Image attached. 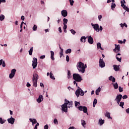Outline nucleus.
I'll return each instance as SVG.
<instances>
[{
	"label": "nucleus",
	"mask_w": 129,
	"mask_h": 129,
	"mask_svg": "<svg viewBox=\"0 0 129 129\" xmlns=\"http://www.w3.org/2000/svg\"><path fill=\"white\" fill-rule=\"evenodd\" d=\"M77 68L79 70V72L84 73L85 72V69L87 68V66L84 64L83 62L80 61L77 64Z\"/></svg>",
	"instance_id": "obj_1"
},
{
	"label": "nucleus",
	"mask_w": 129,
	"mask_h": 129,
	"mask_svg": "<svg viewBox=\"0 0 129 129\" xmlns=\"http://www.w3.org/2000/svg\"><path fill=\"white\" fill-rule=\"evenodd\" d=\"M64 101L65 103L62 105V109L64 112H67L68 107H69V108L72 107V104H73V102L71 101L69 102V101L67 100V99H65ZM68 104V106H67Z\"/></svg>",
	"instance_id": "obj_2"
},
{
	"label": "nucleus",
	"mask_w": 129,
	"mask_h": 129,
	"mask_svg": "<svg viewBox=\"0 0 129 129\" xmlns=\"http://www.w3.org/2000/svg\"><path fill=\"white\" fill-rule=\"evenodd\" d=\"M75 105L76 107H77V108L78 107L79 109L81 111L83 110V112H84V113H87V107H86L85 106H79V105H80V102L75 101Z\"/></svg>",
	"instance_id": "obj_3"
},
{
	"label": "nucleus",
	"mask_w": 129,
	"mask_h": 129,
	"mask_svg": "<svg viewBox=\"0 0 129 129\" xmlns=\"http://www.w3.org/2000/svg\"><path fill=\"white\" fill-rule=\"evenodd\" d=\"M39 79V76L37 74H33L32 77V83L34 87H37L38 80Z\"/></svg>",
	"instance_id": "obj_4"
},
{
	"label": "nucleus",
	"mask_w": 129,
	"mask_h": 129,
	"mask_svg": "<svg viewBox=\"0 0 129 129\" xmlns=\"http://www.w3.org/2000/svg\"><path fill=\"white\" fill-rule=\"evenodd\" d=\"M86 92H87V91L84 92L83 90H82V89H81V88H80V87H78V89L75 92V94L76 96L79 97V95H81V96H83V95H84V93H86Z\"/></svg>",
	"instance_id": "obj_5"
},
{
	"label": "nucleus",
	"mask_w": 129,
	"mask_h": 129,
	"mask_svg": "<svg viewBox=\"0 0 129 129\" xmlns=\"http://www.w3.org/2000/svg\"><path fill=\"white\" fill-rule=\"evenodd\" d=\"M73 77L74 80H75L77 82H81V81L83 80L81 76L78 74H74L73 75Z\"/></svg>",
	"instance_id": "obj_6"
},
{
	"label": "nucleus",
	"mask_w": 129,
	"mask_h": 129,
	"mask_svg": "<svg viewBox=\"0 0 129 129\" xmlns=\"http://www.w3.org/2000/svg\"><path fill=\"white\" fill-rule=\"evenodd\" d=\"M32 67L33 69H36L37 66H38V59L36 57H34L32 60Z\"/></svg>",
	"instance_id": "obj_7"
},
{
	"label": "nucleus",
	"mask_w": 129,
	"mask_h": 129,
	"mask_svg": "<svg viewBox=\"0 0 129 129\" xmlns=\"http://www.w3.org/2000/svg\"><path fill=\"white\" fill-rule=\"evenodd\" d=\"M91 26L93 27L94 31H96L97 33L99 32V25L98 24H93V23H91Z\"/></svg>",
	"instance_id": "obj_8"
},
{
	"label": "nucleus",
	"mask_w": 129,
	"mask_h": 129,
	"mask_svg": "<svg viewBox=\"0 0 129 129\" xmlns=\"http://www.w3.org/2000/svg\"><path fill=\"white\" fill-rule=\"evenodd\" d=\"M16 72H17V70L15 69H12L11 70V73L9 75V78L10 79H13V78L15 77V75H16Z\"/></svg>",
	"instance_id": "obj_9"
},
{
	"label": "nucleus",
	"mask_w": 129,
	"mask_h": 129,
	"mask_svg": "<svg viewBox=\"0 0 129 129\" xmlns=\"http://www.w3.org/2000/svg\"><path fill=\"white\" fill-rule=\"evenodd\" d=\"M122 98V95L121 94H119L116 96L115 101H116L117 104H119V102Z\"/></svg>",
	"instance_id": "obj_10"
},
{
	"label": "nucleus",
	"mask_w": 129,
	"mask_h": 129,
	"mask_svg": "<svg viewBox=\"0 0 129 129\" xmlns=\"http://www.w3.org/2000/svg\"><path fill=\"white\" fill-rule=\"evenodd\" d=\"M124 4H125V1L123 0L121 1V7H122L123 9L124 10H125L126 12H129V8H127V7H126L125 5H124Z\"/></svg>",
	"instance_id": "obj_11"
},
{
	"label": "nucleus",
	"mask_w": 129,
	"mask_h": 129,
	"mask_svg": "<svg viewBox=\"0 0 129 129\" xmlns=\"http://www.w3.org/2000/svg\"><path fill=\"white\" fill-rule=\"evenodd\" d=\"M99 66L101 68H104L105 67V62L103 59L100 58L99 61Z\"/></svg>",
	"instance_id": "obj_12"
},
{
	"label": "nucleus",
	"mask_w": 129,
	"mask_h": 129,
	"mask_svg": "<svg viewBox=\"0 0 129 129\" xmlns=\"http://www.w3.org/2000/svg\"><path fill=\"white\" fill-rule=\"evenodd\" d=\"M114 52L118 53L120 51V45L115 44V49H113Z\"/></svg>",
	"instance_id": "obj_13"
},
{
	"label": "nucleus",
	"mask_w": 129,
	"mask_h": 129,
	"mask_svg": "<svg viewBox=\"0 0 129 129\" xmlns=\"http://www.w3.org/2000/svg\"><path fill=\"white\" fill-rule=\"evenodd\" d=\"M7 121H8L9 123H11V124H14L15 121H16V119L11 116V118L7 119Z\"/></svg>",
	"instance_id": "obj_14"
},
{
	"label": "nucleus",
	"mask_w": 129,
	"mask_h": 129,
	"mask_svg": "<svg viewBox=\"0 0 129 129\" xmlns=\"http://www.w3.org/2000/svg\"><path fill=\"white\" fill-rule=\"evenodd\" d=\"M43 99H44V96H43V95H39L38 98L36 100V101L37 102H38V103H41V102L43 101Z\"/></svg>",
	"instance_id": "obj_15"
},
{
	"label": "nucleus",
	"mask_w": 129,
	"mask_h": 129,
	"mask_svg": "<svg viewBox=\"0 0 129 129\" xmlns=\"http://www.w3.org/2000/svg\"><path fill=\"white\" fill-rule=\"evenodd\" d=\"M113 67L114 68V70H115V71H119V69H120V65H116V64H114L113 66Z\"/></svg>",
	"instance_id": "obj_16"
},
{
	"label": "nucleus",
	"mask_w": 129,
	"mask_h": 129,
	"mask_svg": "<svg viewBox=\"0 0 129 129\" xmlns=\"http://www.w3.org/2000/svg\"><path fill=\"white\" fill-rule=\"evenodd\" d=\"M29 120H30L31 122H32V125H35L36 123H38L37 122V120L35 118H30Z\"/></svg>",
	"instance_id": "obj_17"
},
{
	"label": "nucleus",
	"mask_w": 129,
	"mask_h": 129,
	"mask_svg": "<svg viewBox=\"0 0 129 129\" xmlns=\"http://www.w3.org/2000/svg\"><path fill=\"white\" fill-rule=\"evenodd\" d=\"M67 15H68L67 11L62 10L61 11V16H62V17H63L64 18H65L66 17H67Z\"/></svg>",
	"instance_id": "obj_18"
},
{
	"label": "nucleus",
	"mask_w": 129,
	"mask_h": 129,
	"mask_svg": "<svg viewBox=\"0 0 129 129\" xmlns=\"http://www.w3.org/2000/svg\"><path fill=\"white\" fill-rule=\"evenodd\" d=\"M88 42L89 44H93V38L91 36H89Z\"/></svg>",
	"instance_id": "obj_19"
},
{
	"label": "nucleus",
	"mask_w": 129,
	"mask_h": 129,
	"mask_svg": "<svg viewBox=\"0 0 129 129\" xmlns=\"http://www.w3.org/2000/svg\"><path fill=\"white\" fill-rule=\"evenodd\" d=\"M97 49L98 50H99V49H100V50H104L102 47H101V43L100 42L97 43Z\"/></svg>",
	"instance_id": "obj_20"
},
{
	"label": "nucleus",
	"mask_w": 129,
	"mask_h": 129,
	"mask_svg": "<svg viewBox=\"0 0 129 129\" xmlns=\"http://www.w3.org/2000/svg\"><path fill=\"white\" fill-rule=\"evenodd\" d=\"M105 116L108 118H111V119H112V118L110 116V113H109V112H106L105 114Z\"/></svg>",
	"instance_id": "obj_21"
},
{
	"label": "nucleus",
	"mask_w": 129,
	"mask_h": 129,
	"mask_svg": "<svg viewBox=\"0 0 129 129\" xmlns=\"http://www.w3.org/2000/svg\"><path fill=\"white\" fill-rule=\"evenodd\" d=\"M118 56H120V53H118L116 55V58L119 62H121V57H118Z\"/></svg>",
	"instance_id": "obj_22"
},
{
	"label": "nucleus",
	"mask_w": 129,
	"mask_h": 129,
	"mask_svg": "<svg viewBox=\"0 0 129 129\" xmlns=\"http://www.w3.org/2000/svg\"><path fill=\"white\" fill-rule=\"evenodd\" d=\"M100 91H101V88H100V87H99L96 90L95 93H96V95H99V92H100Z\"/></svg>",
	"instance_id": "obj_23"
},
{
	"label": "nucleus",
	"mask_w": 129,
	"mask_h": 129,
	"mask_svg": "<svg viewBox=\"0 0 129 129\" xmlns=\"http://www.w3.org/2000/svg\"><path fill=\"white\" fill-rule=\"evenodd\" d=\"M50 53H51L50 58H51V60L54 61V60H55V58H54V51H50Z\"/></svg>",
	"instance_id": "obj_24"
},
{
	"label": "nucleus",
	"mask_w": 129,
	"mask_h": 129,
	"mask_svg": "<svg viewBox=\"0 0 129 129\" xmlns=\"http://www.w3.org/2000/svg\"><path fill=\"white\" fill-rule=\"evenodd\" d=\"M110 81H112V82H114L115 81V78H113L112 76H111L108 78Z\"/></svg>",
	"instance_id": "obj_25"
},
{
	"label": "nucleus",
	"mask_w": 129,
	"mask_h": 129,
	"mask_svg": "<svg viewBox=\"0 0 129 129\" xmlns=\"http://www.w3.org/2000/svg\"><path fill=\"white\" fill-rule=\"evenodd\" d=\"M29 54L30 56L31 55H33V52H34V49L33 48V47H32L29 50Z\"/></svg>",
	"instance_id": "obj_26"
},
{
	"label": "nucleus",
	"mask_w": 129,
	"mask_h": 129,
	"mask_svg": "<svg viewBox=\"0 0 129 129\" xmlns=\"http://www.w3.org/2000/svg\"><path fill=\"white\" fill-rule=\"evenodd\" d=\"M49 76L51 79H52L53 80H55V77H54V75H53V73H52V72H51L49 73Z\"/></svg>",
	"instance_id": "obj_27"
},
{
	"label": "nucleus",
	"mask_w": 129,
	"mask_h": 129,
	"mask_svg": "<svg viewBox=\"0 0 129 129\" xmlns=\"http://www.w3.org/2000/svg\"><path fill=\"white\" fill-rule=\"evenodd\" d=\"M85 40H86V37L85 36H82L81 38L80 41L82 42L85 43Z\"/></svg>",
	"instance_id": "obj_28"
},
{
	"label": "nucleus",
	"mask_w": 129,
	"mask_h": 129,
	"mask_svg": "<svg viewBox=\"0 0 129 129\" xmlns=\"http://www.w3.org/2000/svg\"><path fill=\"white\" fill-rule=\"evenodd\" d=\"M7 121V120L3 119V118H0V123L1 124H4Z\"/></svg>",
	"instance_id": "obj_29"
},
{
	"label": "nucleus",
	"mask_w": 129,
	"mask_h": 129,
	"mask_svg": "<svg viewBox=\"0 0 129 129\" xmlns=\"http://www.w3.org/2000/svg\"><path fill=\"white\" fill-rule=\"evenodd\" d=\"M81 123H82V125H83V126L84 127H86V123L85 122V121L84 120H81Z\"/></svg>",
	"instance_id": "obj_30"
},
{
	"label": "nucleus",
	"mask_w": 129,
	"mask_h": 129,
	"mask_svg": "<svg viewBox=\"0 0 129 129\" xmlns=\"http://www.w3.org/2000/svg\"><path fill=\"white\" fill-rule=\"evenodd\" d=\"M113 87L114 89H117V88H118V84H117V83H113Z\"/></svg>",
	"instance_id": "obj_31"
},
{
	"label": "nucleus",
	"mask_w": 129,
	"mask_h": 129,
	"mask_svg": "<svg viewBox=\"0 0 129 129\" xmlns=\"http://www.w3.org/2000/svg\"><path fill=\"white\" fill-rule=\"evenodd\" d=\"M120 26L121 28H123V27H125V28H127V25H126L125 23H124L123 24L122 23L120 24Z\"/></svg>",
	"instance_id": "obj_32"
},
{
	"label": "nucleus",
	"mask_w": 129,
	"mask_h": 129,
	"mask_svg": "<svg viewBox=\"0 0 129 129\" xmlns=\"http://www.w3.org/2000/svg\"><path fill=\"white\" fill-rule=\"evenodd\" d=\"M5 15L1 14L0 15V21H1L2 22H3V21H4V20H5Z\"/></svg>",
	"instance_id": "obj_33"
},
{
	"label": "nucleus",
	"mask_w": 129,
	"mask_h": 129,
	"mask_svg": "<svg viewBox=\"0 0 129 129\" xmlns=\"http://www.w3.org/2000/svg\"><path fill=\"white\" fill-rule=\"evenodd\" d=\"M68 79H70V78H71V72H70V71H68Z\"/></svg>",
	"instance_id": "obj_34"
},
{
	"label": "nucleus",
	"mask_w": 129,
	"mask_h": 129,
	"mask_svg": "<svg viewBox=\"0 0 129 129\" xmlns=\"http://www.w3.org/2000/svg\"><path fill=\"white\" fill-rule=\"evenodd\" d=\"M72 52V50L71 49L69 48L67 50H66V54H70Z\"/></svg>",
	"instance_id": "obj_35"
},
{
	"label": "nucleus",
	"mask_w": 129,
	"mask_h": 129,
	"mask_svg": "<svg viewBox=\"0 0 129 129\" xmlns=\"http://www.w3.org/2000/svg\"><path fill=\"white\" fill-rule=\"evenodd\" d=\"M63 25H67V23H68V19H66V18H64L63 19Z\"/></svg>",
	"instance_id": "obj_36"
},
{
	"label": "nucleus",
	"mask_w": 129,
	"mask_h": 129,
	"mask_svg": "<svg viewBox=\"0 0 129 129\" xmlns=\"http://www.w3.org/2000/svg\"><path fill=\"white\" fill-rule=\"evenodd\" d=\"M103 123H104V120H102L101 119H99V124H100V125H102V124H103Z\"/></svg>",
	"instance_id": "obj_37"
},
{
	"label": "nucleus",
	"mask_w": 129,
	"mask_h": 129,
	"mask_svg": "<svg viewBox=\"0 0 129 129\" xmlns=\"http://www.w3.org/2000/svg\"><path fill=\"white\" fill-rule=\"evenodd\" d=\"M26 25V23H25L24 22H21V25H20V29H21V30H20V32H23V29H22V28L23 27V25Z\"/></svg>",
	"instance_id": "obj_38"
},
{
	"label": "nucleus",
	"mask_w": 129,
	"mask_h": 129,
	"mask_svg": "<svg viewBox=\"0 0 129 129\" xmlns=\"http://www.w3.org/2000/svg\"><path fill=\"white\" fill-rule=\"evenodd\" d=\"M124 105V102H120L119 104V106L122 107V108H123V106Z\"/></svg>",
	"instance_id": "obj_39"
},
{
	"label": "nucleus",
	"mask_w": 129,
	"mask_h": 129,
	"mask_svg": "<svg viewBox=\"0 0 129 129\" xmlns=\"http://www.w3.org/2000/svg\"><path fill=\"white\" fill-rule=\"evenodd\" d=\"M97 103V100L96 99H94L93 101V107H95V104Z\"/></svg>",
	"instance_id": "obj_40"
},
{
	"label": "nucleus",
	"mask_w": 129,
	"mask_h": 129,
	"mask_svg": "<svg viewBox=\"0 0 129 129\" xmlns=\"http://www.w3.org/2000/svg\"><path fill=\"white\" fill-rule=\"evenodd\" d=\"M37 25H34V26L32 28L33 31H37Z\"/></svg>",
	"instance_id": "obj_41"
},
{
	"label": "nucleus",
	"mask_w": 129,
	"mask_h": 129,
	"mask_svg": "<svg viewBox=\"0 0 129 129\" xmlns=\"http://www.w3.org/2000/svg\"><path fill=\"white\" fill-rule=\"evenodd\" d=\"M59 55L60 58L62 57V56H63V49H61V50L59 52Z\"/></svg>",
	"instance_id": "obj_42"
},
{
	"label": "nucleus",
	"mask_w": 129,
	"mask_h": 129,
	"mask_svg": "<svg viewBox=\"0 0 129 129\" xmlns=\"http://www.w3.org/2000/svg\"><path fill=\"white\" fill-rule=\"evenodd\" d=\"M116 7L115 4L112 3L111 4V9L112 10H113V9H114Z\"/></svg>",
	"instance_id": "obj_43"
},
{
	"label": "nucleus",
	"mask_w": 129,
	"mask_h": 129,
	"mask_svg": "<svg viewBox=\"0 0 129 129\" xmlns=\"http://www.w3.org/2000/svg\"><path fill=\"white\" fill-rule=\"evenodd\" d=\"M53 122H54V124H58V120L56 118H55L53 120Z\"/></svg>",
	"instance_id": "obj_44"
},
{
	"label": "nucleus",
	"mask_w": 129,
	"mask_h": 129,
	"mask_svg": "<svg viewBox=\"0 0 129 129\" xmlns=\"http://www.w3.org/2000/svg\"><path fill=\"white\" fill-rule=\"evenodd\" d=\"M70 32H71L72 34H73V35H75V34H76V32L73 29H71L70 30Z\"/></svg>",
	"instance_id": "obj_45"
},
{
	"label": "nucleus",
	"mask_w": 129,
	"mask_h": 129,
	"mask_svg": "<svg viewBox=\"0 0 129 129\" xmlns=\"http://www.w3.org/2000/svg\"><path fill=\"white\" fill-rule=\"evenodd\" d=\"M71 6H73L74 4V1L73 0H69Z\"/></svg>",
	"instance_id": "obj_46"
},
{
	"label": "nucleus",
	"mask_w": 129,
	"mask_h": 129,
	"mask_svg": "<svg viewBox=\"0 0 129 129\" xmlns=\"http://www.w3.org/2000/svg\"><path fill=\"white\" fill-rule=\"evenodd\" d=\"M40 125V124L39 123H37L34 127V129H38V126Z\"/></svg>",
	"instance_id": "obj_47"
},
{
	"label": "nucleus",
	"mask_w": 129,
	"mask_h": 129,
	"mask_svg": "<svg viewBox=\"0 0 129 129\" xmlns=\"http://www.w3.org/2000/svg\"><path fill=\"white\" fill-rule=\"evenodd\" d=\"M119 92H122L123 91V89L121 87H119Z\"/></svg>",
	"instance_id": "obj_48"
},
{
	"label": "nucleus",
	"mask_w": 129,
	"mask_h": 129,
	"mask_svg": "<svg viewBox=\"0 0 129 129\" xmlns=\"http://www.w3.org/2000/svg\"><path fill=\"white\" fill-rule=\"evenodd\" d=\"M122 98L123 99H126V98H127V95H125L122 96Z\"/></svg>",
	"instance_id": "obj_49"
},
{
	"label": "nucleus",
	"mask_w": 129,
	"mask_h": 129,
	"mask_svg": "<svg viewBox=\"0 0 129 129\" xmlns=\"http://www.w3.org/2000/svg\"><path fill=\"white\" fill-rule=\"evenodd\" d=\"M67 25L63 24V30H67Z\"/></svg>",
	"instance_id": "obj_50"
},
{
	"label": "nucleus",
	"mask_w": 129,
	"mask_h": 129,
	"mask_svg": "<svg viewBox=\"0 0 129 129\" xmlns=\"http://www.w3.org/2000/svg\"><path fill=\"white\" fill-rule=\"evenodd\" d=\"M48 128H49V125H48V124L44 125V129H48Z\"/></svg>",
	"instance_id": "obj_51"
},
{
	"label": "nucleus",
	"mask_w": 129,
	"mask_h": 129,
	"mask_svg": "<svg viewBox=\"0 0 129 129\" xmlns=\"http://www.w3.org/2000/svg\"><path fill=\"white\" fill-rule=\"evenodd\" d=\"M69 60H70L69 56L67 55L66 56V61H67V62H68L69 61Z\"/></svg>",
	"instance_id": "obj_52"
},
{
	"label": "nucleus",
	"mask_w": 129,
	"mask_h": 129,
	"mask_svg": "<svg viewBox=\"0 0 129 129\" xmlns=\"http://www.w3.org/2000/svg\"><path fill=\"white\" fill-rule=\"evenodd\" d=\"M76 82H77V81H76V80H75V81H74V84H76L77 87L78 88V83H76Z\"/></svg>",
	"instance_id": "obj_53"
},
{
	"label": "nucleus",
	"mask_w": 129,
	"mask_h": 129,
	"mask_svg": "<svg viewBox=\"0 0 129 129\" xmlns=\"http://www.w3.org/2000/svg\"><path fill=\"white\" fill-rule=\"evenodd\" d=\"M98 19H99V21H100L101 19H102V15H99L98 16Z\"/></svg>",
	"instance_id": "obj_54"
},
{
	"label": "nucleus",
	"mask_w": 129,
	"mask_h": 129,
	"mask_svg": "<svg viewBox=\"0 0 129 129\" xmlns=\"http://www.w3.org/2000/svg\"><path fill=\"white\" fill-rule=\"evenodd\" d=\"M99 28V31H100V32L102 31V30H103V28H102V26H100V28Z\"/></svg>",
	"instance_id": "obj_55"
},
{
	"label": "nucleus",
	"mask_w": 129,
	"mask_h": 129,
	"mask_svg": "<svg viewBox=\"0 0 129 129\" xmlns=\"http://www.w3.org/2000/svg\"><path fill=\"white\" fill-rule=\"evenodd\" d=\"M26 86L27 87H30L31 84H30V83L28 82L27 83Z\"/></svg>",
	"instance_id": "obj_56"
},
{
	"label": "nucleus",
	"mask_w": 129,
	"mask_h": 129,
	"mask_svg": "<svg viewBox=\"0 0 129 129\" xmlns=\"http://www.w3.org/2000/svg\"><path fill=\"white\" fill-rule=\"evenodd\" d=\"M2 66H3V67H6V63L5 62V61H4L2 62Z\"/></svg>",
	"instance_id": "obj_57"
},
{
	"label": "nucleus",
	"mask_w": 129,
	"mask_h": 129,
	"mask_svg": "<svg viewBox=\"0 0 129 129\" xmlns=\"http://www.w3.org/2000/svg\"><path fill=\"white\" fill-rule=\"evenodd\" d=\"M40 86L41 87H43V88H44V84H43V83H40Z\"/></svg>",
	"instance_id": "obj_58"
},
{
	"label": "nucleus",
	"mask_w": 129,
	"mask_h": 129,
	"mask_svg": "<svg viewBox=\"0 0 129 129\" xmlns=\"http://www.w3.org/2000/svg\"><path fill=\"white\" fill-rule=\"evenodd\" d=\"M2 3H6V0H0V5L2 4Z\"/></svg>",
	"instance_id": "obj_59"
},
{
	"label": "nucleus",
	"mask_w": 129,
	"mask_h": 129,
	"mask_svg": "<svg viewBox=\"0 0 129 129\" xmlns=\"http://www.w3.org/2000/svg\"><path fill=\"white\" fill-rule=\"evenodd\" d=\"M118 43H119V44H122V43H123V41H122V40H118Z\"/></svg>",
	"instance_id": "obj_60"
},
{
	"label": "nucleus",
	"mask_w": 129,
	"mask_h": 129,
	"mask_svg": "<svg viewBox=\"0 0 129 129\" xmlns=\"http://www.w3.org/2000/svg\"><path fill=\"white\" fill-rule=\"evenodd\" d=\"M21 20L22 21H25V16H21Z\"/></svg>",
	"instance_id": "obj_61"
},
{
	"label": "nucleus",
	"mask_w": 129,
	"mask_h": 129,
	"mask_svg": "<svg viewBox=\"0 0 129 129\" xmlns=\"http://www.w3.org/2000/svg\"><path fill=\"white\" fill-rule=\"evenodd\" d=\"M58 31L59 33H62V29H61V27L58 28Z\"/></svg>",
	"instance_id": "obj_62"
},
{
	"label": "nucleus",
	"mask_w": 129,
	"mask_h": 129,
	"mask_svg": "<svg viewBox=\"0 0 129 129\" xmlns=\"http://www.w3.org/2000/svg\"><path fill=\"white\" fill-rule=\"evenodd\" d=\"M40 59H45V55H41L40 57Z\"/></svg>",
	"instance_id": "obj_63"
},
{
	"label": "nucleus",
	"mask_w": 129,
	"mask_h": 129,
	"mask_svg": "<svg viewBox=\"0 0 129 129\" xmlns=\"http://www.w3.org/2000/svg\"><path fill=\"white\" fill-rule=\"evenodd\" d=\"M125 111L127 113H129V108H127L125 110Z\"/></svg>",
	"instance_id": "obj_64"
}]
</instances>
